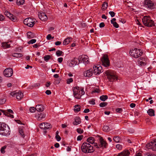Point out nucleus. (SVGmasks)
Segmentation results:
<instances>
[{
  "label": "nucleus",
  "mask_w": 156,
  "mask_h": 156,
  "mask_svg": "<svg viewBox=\"0 0 156 156\" xmlns=\"http://www.w3.org/2000/svg\"><path fill=\"white\" fill-rule=\"evenodd\" d=\"M10 129L4 123L0 122V134L6 136L9 135Z\"/></svg>",
  "instance_id": "1"
},
{
  "label": "nucleus",
  "mask_w": 156,
  "mask_h": 156,
  "mask_svg": "<svg viewBox=\"0 0 156 156\" xmlns=\"http://www.w3.org/2000/svg\"><path fill=\"white\" fill-rule=\"evenodd\" d=\"M105 73L107 76L109 81L111 82H113L115 80H117L118 79L115 73L113 70L106 71Z\"/></svg>",
  "instance_id": "2"
},
{
  "label": "nucleus",
  "mask_w": 156,
  "mask_h": 156,
  "mask_svg": "<svg viewBox=\"0 0 156 156\" xmlns=\"http://www.w3.org/2000/svg\"><path fill=\"white\" fill-rule=\"evenodd\" d=\"M143 23L145 26L151 27L154 26V23L149 16H145L142 19Z\"/></svg>",
  "instance_id": "3"
},
{
  "label": "nucleus",
  "mask_w": 156,
  "mask_h": 156,
  "mask_svg": "<svg viewBox=\"0 0 156 156\" xmlns=\"http://www.w3.org/2000/svg\"><path fill=\"white\" fill-rule=\"evenodd\" d=\"M129 54L133 57L135 58H138L141 56L142 54V52L140 49H138L135 48L134 49H131L129 51Z\"/></svg>",
  "instance_id": "4"
},
{
  "label": "nucleus",
  "mask_w": 156,
  "mask_h": 156,
  "mask_svg": "<svg viewBox=\"0 0 156 156\" xmlns=\"http://www.w3.org/2000/svg\"><path fill=\"white\" fill-rule=\"evenodd\" d=\"M99 142V144L98 146L96 143H94V146L98 148H99L100 147H102V148H106L108 144L102 137L100 138Z\"/></svg>",
  "instance_id": "5"
},
{
  "label": "nucleus",
  "mask_w": 156,
  "mask_h": 156,
  "mask_svg": "<svg viewBox=\"0 0 156 156\" xmlns=\"http://www.w3.org/2000/svg\"><path fill=\"white\" fill-rule=\"evenodd\" d=\"M144 5L148 9H153L155 8V6L151 0H145L144 1Z\"/></svg>",
  "instance_id": "6"
},
{
  "label": "nucleus",
  "mask_w": 156,
  "mask_h": 156,
  "mask_svg": "<svg viewBox=\"0 0 156 156\" xmlns=\"http://www.w3.org/2000/svg\"><path fill=\"white\" fill-rule=\"evenodd\" d=\"M73 95L77 99H80L81 95L80 94V89L79 87H76L73 89Z\"/></svg>",
  "instance_id": "7"
},
{
  "label": "nucleus",
  "mask_w": 156,
  "mask_h": 156,
  "mask_svg": "<svg viewBox=\"0 0 156 156\" xmlns=\"http://www.w3.org/2000/svg\"><path fill=\"white\" fill-rule=\"evenodd\" d=\"M101 61L103 66L104 67H107L110 66V62L107 55H103L101 57Z\"/></svg>",
  "instance_id": "8"
},
{
  "label": "nucleus",
  "mask_w": 156,
  "mask_h": 156,
  "mask_svg": "<svg viewBox=\"0 0 156 156\" xmlns=\"http://www.w3.org/2000/svg\"><path fill=\"white\" fill-rule=\"evenodd\" d=\"M98 66H94L93 67V73L95 75H98L103 71L102 67L100 65Z\"/></svg>",
  "instance_id": "9"
},
{
  "label": "nucleus",
  "mask_w": 156,
  "mask_h": 156,
  "mask_svg": "<svg viewBox=\"0 0 156 156\" xmlns=\"http://www.w3.org/2000/svg\"><path fill=\"white\" fill-rule=\"evenodd\" d=\"M146 147L148 149L151 148L153 150L156 151V139L147 144Z\"/></svg>",
  "instance_id": "10"
},
{
  "label": "nucleus",
  "mask_w": 156,
  "mask_h": 156,
  "mask_svg": "<svg viewBox=\"0 0 156 156\" xmlns=\"http://www.w3.org/2000/svg\"><path fill=\"white\" fill-rule=\"evenodd\" d=\"M13 73V70L11 68H6L3 71L4 75L6 77H10L12 76Z\"/></svg>",
  "instance_id": "11"
},
{
  "label": "nucleus",
  "mask_w": 156,
  "mask_h": 156,
  "mask_svg": "<svg viewBox=\"0 0 156 156\" xmlns=\"http://www.w3.org/2000/svg\"><path fill=\"white\" fill-rule=\"evenodd\" d=\"M90 146V144L89 143L87 142L83 143L81 146V149L83 152L85 153H87L88 148Z\"/></svg>",
  "instance_id": "12"
},
{
  "label": "nucleus",
  "mask_w": 156,
  "mask_h": 156,
  "mask_svg": "<svg viewBox=\"0 0 156 156\" xmlns=\"http://www.w3.org/2000/svg\"><path fill=\"white\" fill-rule=\"evenodd\" d=\"M1 111L3 112L4 115L5 116L9 117L11 118H13L14 117L13 115L10 114V113H13V111L11 109H9L7 110H1Z\"/></svg>",
  "instance_id": "13"
},
{
  "label": "nucleus",
  "mask_w": 156,
  "mask_h": 156,
  "mask_svg": "<svg viewBox=\"0 0 156 156\" xmlns=\"http://www.w3.org/2000/svg\"><path fill=\"white\" fill-rule=\"evenodd\" d=\"M38 16L39 18L42 20L45 21L47 19V16L43 12H39Z\"/></svg>",
  "instance_id": "14"
},
{
  "label": "nucleus",
  "mask_w": 156,
  "mask_h": 156,
  "mask_svg": "<svg viewBox=\"0 0 156 156\" xmlns=\"http://www.w3.org/2000/svg\"><path fill=\"white\" fill-rule=\"evenodd\" d=\"M79 64V63L78 62L77 58H75L69 63V65L70 67H73Z\"/></svg>",
  "instance_id": "15"
},
{
  "label": "nucleus",
  "mask_w": 156,
  "mask_h": 156,
  "mask_svg": "<svg viewBox=\"0 0 156 156\" xmlns=\"http://www.w3.org/2000/svg\"><path fill=\"white\" fill-rule=\"evenodd\" d=\"M93 69H90L87 70L83 73V75L86 77H90L93 74Z\"/></svg>",
  "instance_id": "16"
},
{
  "label": "nucleus",
  "mask_w": 156,
  "mask_h": 156,
  "mask_svg": "<svg viewBox=\"0 0 156 156\" xmlns=\"http://www.w3.org/2000/svg\"><path fill=\"white\" fill-rule=\"evenodd\" d=\"M130 154L128 150L125 149L119 153L117 156H128Z\"/></svg>",
  "instance_id": "17"
},
{
  "label": "nucleus",
  "mask_w": 156,
  "mask_h": 156,
  "mask_svg": "<svg viewBox=\"0 0 156 156\" xmlns=\"http://www.w3.org/2000/svg\"><path fill=\"white\" fill-rule=\"evenodd\" d=\"M46 115L44 113H41L36 116V118L38 120H41L45 118Z\"/></svg>",
  "instance_id": "18"
},
{
  "label": "nucleus",
  "mask_w": 156,
  "mask_h": 156,
  "mask_svg": "<svg viewBox=\"0 0 156 156\" xmlns=\"http://www.w3.org/2000/svg\"><path fill=\"white\" fill-rule=\"evenodd\" d=\"M36 110L38 112H42L44 110L43 106L41 105H38L36 106Z\"/></svg>",
  "instance_id": "19"
},
{
  "label": "nucleus",
  "mask_w": 156,
  "mask_h": 156,
  "mask_svg": "<svg viewBox=\"0 0 156 156\" xmlns=\"http://www.w3.org/2000/svg\"><path fill=\"white\" fill-rule=\"evenodd\" d=\"M72 40L71 37H68L65 39L63 42V44L66 45L68 44Z\"/></svg>",
  "instance_id": "20"
},
{
  "label": "nucleus",
  "mask_w": 156,
  "mask_h": 156,
  "mask_svg": "<svg viewBox=\"0 0 156 156\" xmlns=\"http://www.w3.org/2000/svg\"><path fill=\"white\" fill-rule=\"evenodd\" d=\"M147 113L150 116L155 115L154 111L152 109H149L147 111Z\"/></svg>",
  "instance_id": "21"
},
{
  "label": "nucleus",
  "mask_w": 156,
  "mask_h": 156,
  "mask_svg": "<svg viewBox=\"0 0 156 156\" xmlns=\"http://www.w3.org/2000/svg\"><path fill=\"white\" fill-rule=\"evenodd\" d=\"M80 119L79 117H76L75 119V121L73 122V124L74 125H77L80 123Z\"/></svg>",
  "instance_id": "22"
},
{
  "label": "nucleus",
  "mask_w": 156,
  "mask_h": 156,
  "mask_svg": "<svg viewBox=\"0 0 156 156\" xmlns=\"http://www.w3.org/2000/svg\"><path fill=\"white\" fill-rule=\"evenodd\" d=\"M9 42H3L2 43V47L4 48H9L10 47V44H9Z\"/></svg>",
  "instance_id": "23"
},
{
  "label": "nucleus",
  "mask_w": 156,
  "mask_h": 156,
  "mask_svg": "<svg viewBox=\"0 0 156 156\" xmlns=\"http://www.w3.org/2000/svg\"><path fill=\"white\" fill-rule=\"evenodd\" d=\"M40 128L43 129H49V127L46 126L45 123H42L40 125Z\"/></svg>",
  "instance_id": "24"
},
{
  "label": "nucleus",
  "mask_w": 156,
  "mask_h": 156,
  "mask_svg": "<svg viewBox=\"0 0 156 156\" xmlns=\"http://www.w3.org/2000/svg\"><path fill=\"white\" fill-rule=\"evenodd\" d=\"M27 36L28 38L31 39L35 37V35L31 32L27 33Z\"/></svg>",
  "instance_id": "25"
},
{
  "label": "nucleus",
  "mask_w": 156,
  "mask_h": 156,
  "mask_svg": "<svg viewBox=\"0 0 156 156\" xmlns=\"http://www.w3.org/2000/svg\"><path fill=\"white\" fill-rule=\"evenodd\" d=\"M87 141L91 144H93L94 143V139L93 137H90L87 139Z\"/></svg>",
  "instance_id": "26"
},
{
  "label": "nucleus",
  "mask_w": 156,
  "mask_h": 156,
  "mask_svg": "<svg viewBox=\"0 0 156 156\" xmlns=\"http://www.w3.org/2000/svg\"><path fill=\"white\" fill-rule=\"evenodd\" d=\"M23 96V94L21 92H18L16 94V97L18 99H20L22 98Z\"/></svg>",
  "instance_id": "27"
},
{
  "label": "nucleus",
  "mask_w": 156,
  "mask_h": 156,
  "mask_svg": "<svg viewBox=\"0 0 156 156\" xmlns=\"http://www.w3.org/2000/svg\"><path fill=\"white\" fill-rule=\"evenodd\" d=\"M88 58L87 55H84L83 57V59L82 62L86 64V63L87 64L89 62Z\"/></svg>",
  "instance_id": "28"
},
{
  "label": "nucleus",
  "mask_w": 156,
  "mask_h": 156,
  "mask_svg": "<svg viewBox=\"0 0 156 156\" xmlns=\"http://www.w3.org/2000/svg\"><path fill=\"white\" fill-rule=\"evenodd\" d=\"M74 107V111L75 112H78L80 110V108L79 105H75Z\"/></svg>",
  "instance_id": "29"
},
{
  "label": "nucleus",
  "mask_w": 156,
  "mask_h": 156,
  "mask_svg": "<svg viewBox=\"0 0 156 156\" xmlns=\"http://www.w3.org/2000/svg\"><path fill=\"white\" fill-rule=\"evenodd\" d=\"M108 98V96L107 95H103L101 96H100V99L103 101H105Z\"/></svg>",
  "instance_id": "30"
},
{
  "label": "nucleus",
  "mask_w": 156,
  "mask_h": 156,
  "mask_svg": "<svg viewBox=\"0 0 156 156\" xmlns=\"http://www.w3.org/2000/svg\"><path fill=\"white\" fill-rule=\"evenodd\" d=\"M19 133L21 136L23 138H24L25 137V135L23 132V129L21 128H20L19 129Z\"/></svg>",
  "instance_id": "31"
},
{
  "label": "nucleus",
  "mask_w": 156,
  "mask_h": 156,
  "mask_svg": "<svg viewBox=\"0 0 156 156\" xmlns=\"http://www.w3.org/2000/svg\"><path fill=\"white\" fill-rule=\"evenodd\" d=\"M114 140L116 143L120 142V138L118 136H115L113 138Z\"/></svg>",
  "instance_id": "32"
},
{
  "label": "nucleus",
  "mask_w": 156,
  "mask_h": 156,
  "mask_svg": "<svg viewBox=\"0 0 156 156\" xmlns=\"http://www.w3.org/2000/svg\"><path fill=\"white\" fill-rule=\"evenodd\" d=\"M108 6V4L107 3L104 2L102 5V10H105L106 9Z\"/></svg>",
  "instance_id": "33"
},
{
  "label": "nucleus",
  "mask_w": 156,
  "mask_h": 156,
  "mask_svg": "<svg viewBox=\"0 0 156 156\" xmlns=\"http://www.w3.org/2000/svg\"><path fill=\"white\" fill-rule=\"evenodd\" d=\"M31 20H32L31 18H26L24 19L23 22L24 24L26 25L27 24V23H30Z\"/></svg>",
  "instance_id": "34"
},
{
  "label": "nucleus",
  "mask_w": 156,
  "mask_h": 156,
  "mask_svg": "<svg viewBox=\"0 0 156 156\" xmlns=\"http://www.w3.org/2000/svg\"><path fill=\"white\" fill-rule=\"evenodd\" d=\"M103 131L106 132H108L110 130V129L108 126H104L103 128Z\"/></svg>",
  "instance_id": "35"
},
{
  "label": "nucleus",
  "mask_w": 156,
  "mask_h": 156,
  "mask_svg": "<svg viewBox=\"0 0 156 156\" xmlns=\"http://www.w3.org/2000/svg\"><path fill=\"white\" fill-rule=\"evenodd\" d=\"M24 2V0H17L16 3L18 5H23Z\"/></svg>",
  "instance_id": "36"
},
{
  "label": "nucleus",
  "mask_w": 156,
  "mask_h": 156,
  "mask_svg": "<svg viewBox=\"0 0 156 156\" xmlns=\"http://www.w3.org/2000/svg\"><path fill=\"white\" fill-rule=\"evenodd\" d=\"M5 14L9 18L10 17H11V16H12V14L8 11H6L5 12Z\"/></svg>",
  "instance_id": "37"
},
{
  "label": "nucleus",
  "mask_w": 156,
  "mask_h": 156,
  "mask_svg": "<svg viewBox=\"0 0 156 156\" xmlns=\"http://www.w3.org/2000/svg\"><path fill=\"white\" fill-rule=\"evenodd\" d=\"M94 150L93 149V147L92 146L90 145V146L88 148V150L87 153H91L94 151Z\"/></svg>",
  "instance_id": "38"
},
{
  "label": "nucleus",
  "mask_w": 156,
  "mask_h": 156,
  "mask_svg": "<svg viewBox=\"0 0 156 156\" xmlns=\"http://www.w3.org/2000/svg\"><path fill=\"white\" fill-rule=\"evenodd\" d=\"M34 24V21H30L29 23H27V24L26 25L30 27H33Z\"/></svg>",
  "instance_id": "39"
},
{
  "label": "nucleus",
  "mask_w": 156,
  "mask_h": 156,
  "mask_svg": "<svg viewBox=\"0 0 156 156\" xmlns=\"http://www.w3.org/2000/svg\"><path fill=\"white\" fill-rule=\"evenodd\" d=\"M62 53H63V52L62 51L58 50L56 52V55L58 56H60L62 55Z\"/></svg>",
  "instance_id": "40"
},
{
  "label": "nucleus",
  "mask_w": 156,
  "mask_h": 156,
  "mask_svg": "<svg viewBox=\"0 0 156 156\" xmlns=\"http://www.w3.org/2000/svg\"><path fill=\"white\" fill-rule=\"evenodd\" d=\"M77 132L80 134H81L83 133V130L81 128H79L76 129Z\"/></svg>",
  "instance_id": "41"
},
{
  "label": "nucleus",
  "mask_w": 156,
  "mask_h": 156,
  "mask_svg": "<svg viewBox=\"0 0 156 156\" xmlns=\"http://www.w3.org/2000/svg\"><path fill=\"white\" fill-rule=\"evenodd\" d=\"M107 105V103L106 102H101L99 104V106L101 107H105Z\"/></svg>",
  "instance_id": "42"
},
{
  "label": "nucleus",
  "mask_w": 156,
  "mask_h": 156,
  "mask_svg": "<svg viewBox=\"0 0 156 156\" xmlns=\"http://www.w3.org/2000/svg\"><path fill=\"white\" fill-rule=\"evenodd\" d=\"M22 56V55L20 53H15L13 54V56L14 57H20Z\"/></svg>",
  "instance_id": "43"
},
{
  "label": "nucleus",
  "mask_w": 156,
  "mask_h": 156,
  "mask_svg": "<svg viewBox=\"0 0 156 156\" xmlns=\"http://www.w3.org/2000/svg\"><path fill=\"white\" fill-rule=\"evenodd\" d=\"M51 57L49 55H46L44 58V60L46 62L48 61L50 58Z\"/></svg>",
  "instance_id": "44"
},
{
  "label": "nucleus",
  "mask_w": 156,
  "mask_h": 156,
  "mask_svg": "<svg viewBox=\"0 0 156 156\" xmlns=\"http://www.w3.org/2000/svg\"><path fill=\"white\" fill-rule=\"evenodd\" d=\"M83 59V57L82 55H80L77 58V60H78L79 63L82 62Z\"/></svg>",
  "instance_id": "45"
},
{
  "label": "nucleus",
  "mask_w": 156,
  "mask_h": 156,
  "mask_svg": "<svg viewBox=\"0 0 156 156\" xmlns=\"http://www.w3.org/2000/svg\"><path fill=\"white\" fill-rule=\"evenodd\" d=\"M36 41V40L35 39H32L29 41L28 43L29 44H33L35 43Z\"/></svg>",
  "instance_id": "46"
},
{
  "label": "nucleus",
  "mask_w": 156,
  "mask_h": 156,
  "mask_svg": "<svg viewBox=\"0 0 156 156\" xmlns=\"http://www.w3.org/2000/svg\"><path fill=\"white\" fill-rule=\"evenodd\" d=\"M6 101V100L5 98L0 99V105L4 104Z\"/></svg>",
  "instance_id": "47"
},
{
  "label": "nucleus",
  "mask_w": 156,
  "mask_h": 156,
  "mask_svg": "<svg viewBox=\"0 0 156 156\" xmlns=\"http://www.w3.org/2000/svg\"><path fill=\"white\" fill-rule=\"evenodd\" d=\"M36 110V108H35L33 107H31L30 108V111L31 112H34Z\"/></svg>",
  "instance_id": "48"
},
{
  "label": "nucleus",
  "mask_w": 156,
  "mask_h": 156,
  "mask_svg": "<svg viewBox=\"0 0 156 156\" xmlns=\"http://www.w3.org/2000/svg\"><path fill=\"white\" fill-rule=\"evenodd\" d=\"M6 146H4L1 148V151L2 153L3 154L5 152V150L6 148Z\"/></svg>",
  "instance_id": "49"
},
{
  "label": "nucleus",
  "mask_w": 156,
  "mask_h": 156,
  "mask_svg": "<svg viewBox=\"0 0 156 156\" xmlns=\"http://www.w3.org/2000/svg\"><path fill=\"white\" fill-rule=\"evenodd\" d=\"M9 19L14 22H15L16 20V18L12 14V16H11V17H10Z\"/></svg>",
  "instance_id": "50"
},
{
  "label": "nucleus",
  "mask_w": 156,
  "mask_h": 156,
  "mask_svg": "<svg viewBox=\"0 0 156 156\" xmlns=\"http://www.w3.org/2000/svg\"><path fill=\"white\" fill-rule=\"evenodd\" d=\"M109 13L111 17H113L115 16V13L113 11H110L109 12Z\"/></svg>",
  "instance_id": "51"
},
{
  "label": "nucleus",
  "mask_w": 156,
  "mask_h": 156,
  "mask_svg": "<svg viewBox=\"0 0 156 156\" xmlns=\"http://www.w3.org/2000/svg\"><path fill=\"white\" fill-rule=\"evenodd\" d=\"M54 38V37H52L51 35L50 34H48L47 36V38L48 40H51V39H53Z\"/></svg>",
  "instance_id": "52"
},
{
  "label": "nucleus",
  "mask_w": 156,
  "mask_h": 156,
  "mask_svg": "<svg viewBox=\"0 0 156 156\" xmlns=\"http://www.w3.org/2000/svg\"><path fill=\"white\" fill-rule=\"evenodd\" d=\"M116 147L119 150H121L122 148V146L120 144H118L116 146Z\"/></svg>",
  "instance_id": "53"
},
{
  "label": "nucleus",
  "mask_w": 156,
  "mask_h": 156,
  "mask_svg": "<svg viewBox=\"0 0 156 156\" xmlns=\"http://www.w3.org/2000/svg\"><path fill=\"white\" fill-rule=\"evenodd\" d=\"M83 136L82 135L78 136L77 138V140H81L82 139Z\"/></svg>",
  "instance_id": "54"
},
{
  "label": "nucleus",
  "mask_w": 156,
  "mask_h": 156,
  "mask_svg": "<svg viewBox=\"0 0 156 156\" xmlns=\"http://www.w3.org/2000/svg\"><path fill=\"white\" fill-rule=\"evenodd\" d=\"M73 81V80L72 78H69L67 80V84H70Z\"/></svg>",
  "instance_id": "55"
},
{
  "label": "nucleus",
  "mask_w": 156,
  "mask_h": 156,
  "mask_svg": "<svg viewBox=\"0 0 156 156\" xmlns=\"http://www.w3.org/2000/svg\"><path fill=\"white\" fill-rule=\"evenodd\" d=\"M112 24H113L114 27L116 28H118L119 27V25L116 22H114Z\"/></svg>",
  "instance_id": "56"
},
{
  "label": "nucleus",
  "mask_w": 156,
  "mask_h": 156,
  "mask_svg": "<svg viewBox=\"0 0 156 156\" xmlns=\"http://www.w3.org/2000/svg\"><path fill=\"white\" fill-rule=\"evenodd\" d=\"M55 138L58 141H59L61 139V138L59 135H56Z\"/></svg>",
  "instance_id": "57"
},
{
  "label": "nucleus",
  "mask_w": 156,
  "mask_h": 156,
  "mask_svg": "<svg viewBox=\"0 0 156 156\" xmlns=\"http://www.w3.org/2000/svg\"><path fill=\"white\" fill-rule=\"evenodd\" d=\"M116 111L118 112L121 113L122 111V110L121 108H118L116 109Z\"/></svg>",
  "instance_id": "58"
},
{
  "label": "nucleus",
  "mask_w": 156,
  "mask_h": 156,
  "mask_svg": "<svg viewBox=\"0 0 156 156\" xmlns=\"http://www.w3.org/2000/svg\"><path fill=\"white\" fill-rule=\"evenodd\" d=\"M80 94L81 95H84L85 94L84 91L83 90V89L82 88H80Z\"/></svg>",
  "instance_id": "59"
},
{
  "label": "nucleus",
  "mask_w": 156,
  "mask_h": 156,
  "mask_svg": "<svg viewBox=\"0 0 156 156\" xmlns=\"http://www.w3.org/2000/svg\"><path fill=\"white\" fill-rule=\"evenodd\" d=\"M17 93H15L14 92H11L10 93V95L13 97H16V94Z\"/></svg>",
  "instance_id": "60"
},
{
  "label": "nucleus",
  "mask_w": 156,
  "mask_h": 156,
  "mask_svg": "<svg viewBox=\"0 0 156 156\" xmlns=\"http://www.w3.org/2000/svg\"><path fill=\"white\" fill-rule=\"evenodd\" d=\"M105 26V25L104 23L103 22L99 24V27L101 28L103 27H104Z\"/></svg>",
  "instance_id": "61"
},
{
  "label": "nucleus",
  "mask_w": 156,
  "mask_h": 156,
  "mask_svg": "<svg viewBox=\"0 0 156 156\" xmlns=\"http://www.w3.org/2000/svg\"><path fill=\"white\" fill-rule=\"evenodd\" d=\"M95 100H92L89 101V102L90 104L92 105H95V102H94Z\"/></svg>",
  "instance_id": "62"
},
{
  "label": "nucleus",
  "mask_w": 156,
  "mask_h": 156,
  "mask_svg": "<svg viewBox=\"0 0 156 156\" xmlns=\"http://www.w3.org/2000/svg\"><path fill=\"white\" fill-rule=\"evenodd\" d=\"M63 58L62 57H60L58 58V61L60 63H61L63 61Z\"/></svg>",
  "instance_id": "63"
},
{
  "label": "nucleus",
  "mask_w": 156,
  "mask_h": 156,
  "mask_svg": "<svg viewBox=\"0 0 156 156\" xmlns=\"http://www.w3.org/2000/svg\"><path fill=\"white\" fill-rule=\"evenodd\" d=\"M144 156H156L155 155L150 154L147 153L145 154Z\"/></svg>",
  "instance_id": "64"
}]
</instances>
